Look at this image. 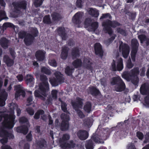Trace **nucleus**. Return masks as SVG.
I'll use <instances>...</instances> for the list:
<instances>
[{
	"instance_id": "1",
	"label": "nucleus",
	"mask_w": 149,
	"mask_h": 149,
	"mask_svg": "<svg viewBox=\"0 0 149 149\" xmlns=\"http://www.w3.org/2000/svg\"><path fill=\"white\" fill-rule=\"evenodd\" d=\"M9 107L10 108L8 114L4 113L0 115V122L3 120V127L8 128H12L14 126L15 117L14 115V110H16L18 116H19L20 114L21 110L18 108V106L14 103L10 104Z\"/></svg>"
},
{
	"instance_id": "2",
	"label": "nucleus",
	"mask_w": 149,
	"mask_h": 149,
	"mask_svg": "<svg viewBox=\"0 0 149 149\" xmlns=\"http://www.w3.org/2000/svg\"><path fill=\"white\" fill-rule=\"evenodd\" d=\"M40 78L42 83H40L39 85L40 91L36 90L34 92V95L35 97L45 100V97L47 96V92L49 89V84L46 76L42 75L40 76Z\"/></svg>"
},
{
	"instance_id": "3",
	"label": "nucleus",
	"mask_w": 149,
	"mask_h": 149,
	"mask_svg": "<svg viewBox=\"0 0 149 149\" xmlns=\"http://www.w3.org/2000/svg\"><path fill=\"white\" fill-rule=\"evenodd\" d=\"M138 74V69L136 68L132 70L129 74L127 72H123L122 75V77L127 81L131 80L133 84L136 85L138 82V79L137 76Z\"/></svg>"
},
{
	"instance_id": "4",
	"label": "nucleus",
	"mask_w": 149,
	"mask_h": 149,
	"mask_svg": "<svg viewBox=\"0 0 149 149\" xmlns=\"http://www.w3.org/2000/svg\"><path fill=\"white\" fill-rule=\"evenodd\" d=\"M116 84L115 89L117 91H121L125 88V86L121 78L117 76L112 79V84Z\"/></svg>"
},
{
	"instance_id": "5",
	"label": "nucleus",
	"mask_w": 149,
	"mask_h": 149,
	"mask_svg": "<svg viewBox=\"0 0 149 149\" xmlns=\"http://www.w3.org/2000/svg\"><path fill=\"white\" fill-rule=\"evenodd\" d=\"M19 122L21 123H25L27 125V126H20L18 127L16 130L17 132L22 133L24 134H26L28 131V126L29 125V122L27 119L24 117H22L19 119Z\"/></svg>"
},
{
	"instance_id": "6",
	"label": "nucleus",
	"mask_w": 149,
	"mask_h": 149,
	"mask_svg": "<svg viewBox=\"0 0 149 149\" xmlns=\"http://www.w3.org/2000/svg\"><path fill=\"white\" fill-rule=\"evenodd\" d=\"M62 122L61 125V129L62 130H65L68 129L69 124L68 121L70 120L69 115L65 113L61 115Z\"/></svg>"
},
{
	"instance_id": "7",
	"label": "nucleus",
	"mask_w": 149,
	"mask_h": 149,
	"mask_svg": "<svg viewBox=\"0 0 149 149\" xmlns=\"http://www.w3.org/2000/svg\"><path fill=\"white\" fill-rule=\"evenodd\" d=\"M14 90L16 91L15 95V99H17L20 95H22L23 97H25V89L21 85L15 86Z\"/></svg>"
},
{
	"instance_id": "8",
	"label": "nucleus",
	"mask_w": 149,
	"mask_h": 149,
	"mask_svg": "<svg viewBox=\"0 0 149 149\" xmlns=\"http://www.w3.org/2000/svg\"><path fill=\"white\" fill-rule=\"evenodd\" d=\"M56 78L53 80L52 79H50V81L51 83L54 86H57L58 83L63 82L64 78L62 75L58 72H56L54 73Z\"/></svg>"
},
{
	"instance_id": "9",
	"label": "nucleus",
	"mask_w": 149,
	"mask_h": 149,
	"mask_svg": "<svg viewBox=\"0 0 149 149\" xmlns=\"http://www.w3.org/2000/svg\"><path fill=\"white\" fill-rule=\"evenodd\" d=\"M123 68L122 59L119 58L116 62H114L112 64V70L120 71Z\"/></svg>"
},
{
	"instance_id": "10",
	"label": "nucleus",
	"mask_w": 149,
	"mask_h": 149,
	"mask_svg": "<svg viewBox=\"0 0 149 149\" xmlns=\"http://www.w3.org/2000/svg\"><path fill=\"white\" fill-rule=\"evenodd\" d=\"M132 44L133 46V49L131 53V56L132 61L134 62L135 60V56L139 44L136 39H133L132 41Z\"/></svg>"
},
{
	"instance_id": "11",
	"label": "nucleus",
	"mask_w": 149,
	"mask_h": 149,
	"mask_svg": "<svg viewBox=\"0 0 149 149\" xmlns=\"http://www.w3.org/2000/svg\"><path fill=\"white\" fill-rule=\"evenodd\" d=\"M102 24L104 26V29L105 33H108L111 36V21L108 20H107L103 22Z\"/></svg>"
},
{
	"instance_id": "12",
	"label": "nucleus",
	"mask_w": 149,
	"mask_h": 149,
	"mask_svg": "<svg viewBox=\"0 0 149 149\" xmlns=\"http://www.w3.org/2000/svg\"><path fill=\"white\" fill-rule=\"evenodd\" d=\"M13 5L15 8V12L17 13H19L21 8L24 9H26V3L25 1H23L18 3H13Z\"/></svg>"
},
{
	"instance_id": "13",
	"label": "nucleus",
	"mask_w": 149,
	"mask_h": 149,
	"mask_svg": "<svg viewBox=\"0 0 149 149\" xmlns=\"http://www.w3.org/2000/svg\"><path fill=\"white\" fill-rule=\"evenodd\" d=\"M120 51H121L123 57L126 58L129 53V47L127 45H120L119 47Z\"/></svg>"
},
{
	"instance_id": "14",
	"label": "nucleus",
	"mask_w": 149,
	"mask_h": 149,
	"mask_svg": "<svg viewBox=\"0 0 149 149\" xmlns=\"http://www.w3.org/2000/svg\"><path fill=\"white\" fill-rule=\"evenodd\" d=\"M8 94L5 90L0 93V106L3 107L5 104V101L7 99Z\"/></svg>"
},
{
	"instance_id": "15",
	"label": "nucleus",
	"mask_w": 149,
	"mask_h": 149,
	"mask_svg": "<svg viewBox=\"0 0 149 149\" xmlns=\"http://www.w3.org/2000/svg\"><path fill=\"white\" fill-rule=\"evenodd\" d=\"M70 136L68 134H63L61 138L60 139L59 143L60 146L62 148L65 146V144L67 143V141L69 139Z\"/></svg>"
},
{
	"instance_id": "16",
	"label": "nucleus",
	"mask_w": 149,
	"mask_h": 149,
	"mask_svg": "<svg viewBox=\"0 0 149 149\" xmlns=\"http://www.w3.org/2000/svg\"><path fill=\"white\" fill-rule=\"evenodd\" d=\"M46 52L42 50L37 51L35 54V56L37 59L39 61H42L45 58Z\"/></svg>"
},
{
	"instance_id": "17",
	"label": "nucleus",
	"mask_w": 149,
	"mask_h": 149,
	"mask_svg": "<svg viewBox=\"0 0 149 149\" xmlns=\"http://www.w3.org/2000/svg\"><path fill=\"white\" fill-rule=\"evenodd\" d=\"M82 16V13H76L72 18V22L76 24H80L81 22Z\"/></svg>"
},
{
	"instance_id": "18",
	"label": "nucleus",
	"mask_w": 149,
	"mask_h": 149,
	"mask_svg": "<svg viewBox=\"0 0 149 149\" xmlns=\"http://www.w3.org/2000/svg\"><path fill=\"white\" fill-rule=\"evenodd\" d=\"M77 135L80 139L82 140H85L88 138V133L86 131L80 130L78 132Z\"/></svg>"
},
{
	"instance_id": "19",
	"label": "nucleus",
	"mask_w": 149,
	"mask_h": 149,
	"mask_svg": "<svg viewBox=\"0 0 149 149\" xmlns=\"http://www.w3.org/2000/svg\"><path fill=\"white\" fill-rule=\"evenodd\" d=\"M0 136L7 137L9 139H13L14 135L11 133H8L3 128L0 129Z\"/></svg>"
},
{
	"instance_id": "20",
	"label": "nucleus",
	"mask_w": 149,
	"mask_h": 149,
	"mask_svg": "<svg viewBox=\"0 0 149 149\" xmlns=\"http://www.w3.org/2000/svg\"><path fill=\"white\" fill-rule=\"evenodd\" d=\"M95 54L99 55L102 58L103 54V51L100 43H97L95 44Z\"/></svg>"
},
{
	"instance_id": "21",
	"label": "nucleus",
	"mask_w": 149,
	"mask_h": 149,
	"mask_svg": "<svg viewBox=\"0 0 149 149\" xmlns=\"http://www.w3.org/2000/svg\"><path fill=\"white\" fill-rule=\"evenodd\" d=\"M34 38V36L31 34L27 33L24 40L26 45H30L33 42Z\"/></svg>"
},
{
	"instance_id": "22",
	"label": "nucleus",
	"mask_w": 149,
	"mask_h": 149,
	"mask_svg": "<svg viewBox=\"0 0 149 149\" xmlns=\"http://www.w3.org/2000/svg\"><path fill=\"white\" fill-rule=\"evenodd\" d=\"M75 102H72V104L73 107L75 110L79 108H81L82 106V100L79 98H77Z\"/></svg>"
},
{
	"instance_id": "23",
	"label": "nucleus",
	"mask_w": 149,
	"mask_h": 149,
	"mask_svg": "<svg viewBox=\"0 0 149 149\" xmlns=\"http://www.w3.org/2000/svg\"><path fill=\"white\" fill-rule=\"evenodd\" d=\"M140 92L143 95L149 94V87L145 84H143L141 88Z\"/></svg>"
},
{
	"instance_id": "24",
	"label": "nucleus",
	"mask_w": 149,
	"mask_h": 149,
	"mask_svg": "<svg viewBox=\"0 0 149 149\" xmlns=\"http://www.w3.org/2000/svg\"><path fill=\"white\" fill-rule=\"evenodd\" d=\"M88 12L90 15L95 17H97L99 15L98 11L95 9L90 8L88 9Z\"/></svg>"
},
{
	"instance_id": "25",
	"label": "nucleus",
	"mask_w": 149,
	"mask_h": 149,
	"mask_svg": "<svg viewBox=\"0 0 149 149\" xmlns=\"http://www.w3.org/2000/svg\"><path fill=\"white\" fill-rule=\"evenodd\" d=\"M3 61L8 66H10L14 63L13 60L10 59L8 56L5 55L3 57Z\"/></svg>"
},
{
	"instance_id": "26",
	"label": "nucleus",
	"mask_w": 149,
	"mask_h": 149,
	"mask_svg": "<svg viewBox=\"0 0 149 149\" xmlns=\"http://www.w3.org/2000/svg\"><path fill=\"white\" fill-rule=\"evenodd\" d=\"M58 31L59 34L61 37L62 39L65 40L67 36L65 33V29L63 27L59 28L58 29Z\"/></svg>"
},
{
	"instance_id": "27",
	"label": "nucleus",
	"mask_w": 149,
	"mask_h": 149,
	"mask_svg": "<svg viewBox=\"0 0 149 149\" xmlns=\"http://www.w3.org/2000/svg\"><path fill=\"white\" fill-rule=\"evenodd\" d=\"M88 92L93 95H96L99 93V91L94 87H90L88 89Z\"/></svg>"
},
{
	"instance_id": "28",
	"label": "nucleus",
	"mask_w": 149,
	"mask_h": 149,
	"mask_svg": "<svg viewBox=\"0 0 149 149\" xmlns=\"http://www.w3.org/2000/svg\"><path fill=\"white\" fill-rule=\"evenodd\" d=\"M68 48L67 47H64L63 48L61 54V57L63 59H65L68 56Z\"/></svg>"
},
{
	"instance_id": "29",
	"label": "nucleus",
	"mask_w": 149,
	"mask_h": 149,
	"mask_svg": "<svg viewBox=\"0 0 149 149\" xmlns=\"http://www.w3.org/2000/svg\"><path fill=\"white\" fill-rule=\"evenodd\" d=\"M46 141L43 139L40 140L36 141L38 146L40 148H45L47 147Z\"/></svg>"
},
{
	"instance_id": "30",
	"label": "nucleus",
	"mask_w": 149,
	"mask_h": 149,
	"mask_svg": "<svg viewBox=\"0 0 149 149\" xmlns=\"http://www.w3.org/2000/svg\"><path fill=\"white\" fill-rule=\"evenodd\" d=\"M8 41L5 38H2L0 40V43L3 48H6L7 47Z\"/></svg>"
},
{
	"instance_id": "31",
	"label": "nucleus",
	"mask_w": 149,
	"mask_h": 149,
	"mask_svg": "<svg viewBox=\"0 0 149 149\" xmlns=\"http://www.w3.org/2000/svg\"><path fill=\"white\" fill-rule=\"evenodd\" d=\"M84 67L88 69H91V63L90 59L89 58H86L84 59Z\"/></svg>"
},
{
	"instance_id": "32",
	"label": "nucleus",
	"mask_w": 149,
	"mask_h": 149,
	"mask_svg": "<svg viewBox=\"0 0 149 149\" xmlns=\"http://www.w3.org/2000/svg\"><path fill=\"white\" fill-rule=\"evenodd\" d=\"M51 16L52 19L54 21L59 20L62 18L61 15L58 13H53Z\"/></svg>"
},
{
	"instance_id": "33",
	"label": "nucleus",
	"mask_w": 149,
	"mask_h": 149,
	"mask_svg": "<svg viewBox=\"0 0 149 149\" xmlns=\"http://www.w3.org/2000/svg\"><path fill=\"white\" fill-rule=\"evenodd\" d=\"M82 63L81 60L77 59L72 63V65L76 68L80 67L82 65Z\"/></svg>"
},
{
	"instance_id": "34",
	"label": "nucleus",
	"mask_w": 149,
	"mask_h": 149,
	"mask_svg": "<svg viewBox=\"0 0 149 149\" xmlns=\"http://www.w3.org/2000/svg\"><path fill=\"white\" fill-rule=\"evenodd\" d=\"M75 143L72 141H70L69 143H68L65 144V146L63 147L62 148H74L76 146Z\"/></svg>"
},
{
	"instance_id": "35",
	"label": "nucleus",
	"mask_w": 149,
	"mask_h": 149,
	"mask_svg": "<svg viewBox=\"0 0 149 149\" xmlns=\"http://www.w3.org/2000/svg\"><path fill=\"white\" fill-rule=\"evenodd\" d=\"M84 111L87 112L89 113L91 110V105L89 102L86 103L84 107Z\"/></svg>"
},
{
	"instance_id": "36",
	"label": "nucleus",
	"mask_w": 149,
	"mask_h": 149,
	"mask_svg": "<svg viewBox=\"0 0 149 149\" xmlns=\"http://www.w3.org/2000/svg\"><path fill=\"white\" fill-rule=\"evenodd\" d=\"M94 144L91 140H89L86 141L85 147L86 149H93Z\"/></svg>"
},
{
	"instance_id": "37",
	"label": "nucleus",
	"mask_w": 149,
	"mask_h": 149,
	"mask_svg": "<svg viewBox=\"0 0 149 149\" xmlns=\"http://www.w3.org/2000/svg\"><path fill=\"white\" fill-rule=\"evenodd\" d=\"M138 38L141 41V43H142L144 41H146L147 45L149 44V39H147L146 36L143 35H139Z\"/></svg>"
},
{
	"instance_id": "38",
	"label": "nucleus",
	"mask_w": 149,
	"mask_h": 149,
	"mask_svg": "<svg viewBox=\"0 0 149 149\" xmlns=\"http://www.w3.org/2000/svg\"><path fill=\"white\" fill-rule=\"evenodd\" d=\"M34 79L32 75L28 74L26 76V82L27 84L30 83H33Z\"/></svg>"
},
{
	"instance_id": "39",
	"label": "nucleus",
	"mask_w": 149,
	"mask_h": 149,
	"mask_svg": "<svg viewBox=\"0 0 149 149\" xmlns=\"http://www.w3.org/2000/svg\"><path fill=\"white\" fill-rule=\"evenodd\" d=\"M98 27V23L97 22L93 23L90 26V30L91 31H94L97 29Z\"/></svg>"
},
{
	"instance_id": "40",
	"label": "nucleus",
	"mask_w": 149,
	"mask_h": 149,
	"mask_svg": "<svg viewBox=\"0 0 149 149\" xmlns=\"http://www.w3.org/2000/svg\"><path fill=\"white\" fill-rule=\"evenodd\" d=\"M74 70V68L67 66L65 70V72L68 75H71Z\"/></svg>"
},
{
	"instance_id": "41",
	"label": "nucleus",
	"mask_w": 149,
	"mask_h": 149,
	"mask_svg": "<svg viewBox=\"0 0 149 149\" xmlns=\"http://www.w3.org/2000/svg\"><path fill=\"white\" fill-rule=\"evenodd\" d=\"M92 139L96 143H103V141L102 139H100L97 135H93Z\"/></svg>"
},
{
	"instance_id": "42",
	"label": "nucleus",
	"mask_w": 149,
	"mask_h": 149,
	"mask_svg": "<svg viewBox=\"0 0 149 149\" xmlns=\"http://www.w3.org/2000/svg\"><path fill=\"white\" fill-rule=\"evenodd\" d=\"M44 112L42 110H40L38 111L35 114L34 116V118L36 119L39 118L40 116H41L42 118V116L44 114Z\"/></svg>"
},
{
	"instance_id": "43",
	"label": "nucleus",
	"mask_w": 149,
	"mask_h": 149,
	"mask_svg": "<svg viewBox=\"0 0 149 149\" xmlns=\"http://www.w3.org/2000/svg\"><path fill=\"white\" fill-rule=\"evenodd\" d=\"M2 27L3 31L6 29V28L8 27H13L14 28V29H15V27H16L13 24L9 22H7L4 23L3 24Z\"/></svg>"
},
{
	"instance_id": "44",
	"label": "nucleus",
	"mask_w": 149,
	"mask_h": 149,
	"mask_svg": "<svg viewBox=\"0 0 149 149\" xmlns=\"http://www.w3.org/2000/svg\"><path fill=\"white\" fill-rule=\"evenodd\" d=\"M43 21L45 24H50L52 23L51 20L49 15H46L43 18Z\"/></svg>"
},
{
	"instance_id": "45",
	"label": "nucleus",
	"mask_w": 149,
	"mask_h": 149,
	"mask_svg": "<svg viewBox=\"0 0 149 149\" xmlns=\"http://www.w3.org/2000/svg\"><path fill=\"white\" fill-rule=\"evenodd\" d=\"M79 54V50L77 48H75L72 50V55L73 58L78 57Z\"/></svg>"
},
{
	"instance_id": "46",
	"label": "nucleus",
	"mask_w": 149,
	"mask_h": 149,
	"mask_svg": "<svg viewBox=\"0 0 149 149\" xmlns=\"http://www.w3.org/2000/svg\"><path fill=\"white\" fill-rule=\"evenodd\" d=\"M84 124L85 126L89 127L92 124V120L89 118H86L84 120Z\"/></svg>"
},
{
	"instance_id": "47",
	"label": "nucleus",
	"mask_w": 149,
	"mask_h": 149,
	"mask_svg": "<svg viewBox=\"0 0 149 149\" xmlns=\"http://www.w3.org/2000/svg\"><path fill=\"white\" fill-rule=\"evenodd\" d=\"M43 0H34L33 1V4L35 6L38 7L40 6L42 4Z\"/></svg>"
},
{
	"instance_id": "48",
	"label": "nucleus",
	"mask_w": 149,
	"mask_h": 149,
	"mask_svg": "<svg viewBox=\"0 0 149 149\" xmlns=\"http://www.w3.org/2000/svg\"><path fill=\"white\" fill-rule=\"evenodd\" d=\"M8 19V18L6 16V14L4 11H0V21L2 19Z\"/></svg>"
},
{
	"instance_id": "49",
	"label": "nucleus",
	"mask_w": 149,
	"mask_h": 149,
	"mask_svg": "<svg viewBox=\"0 0 149 149\" xmlns=\"http://www.w3.org/2000/svg\"><path fill=\"white\" fill-rule=\"evenodd\" d=\"M41 72L46 74H49L51 73L50 71L45 67H43L42 68Z\"/></svg>"
},
{
	"instance_id": "50",
	"label": "nucleus",
	"mask_w": 149,
	"mask_h": 149,
	"mask_svg": "<svg viewBox=\"0 0 149 149\" xmlns=\"http://www.w3.org/2000/svg\"><path fill=\"white\" fill-rule=\"evenodd\" d=\"M111 17V15L109 13L103 14L100 17V19L101 20L104 18H110Z\"/></svg>"
},
{
	"instance_id": "51",
	"label": "nucleus",
	"mask_w": 149,
	"mask_h": 149,
	"mask_svg": "<svg viewBox=\"0 0 149 149\" xmlns=\"http://www.w3.org/2000/svg\"><path fill=\"white\" fill-rule=\"evenodd\" d=\"M26 35L27 34L24 31H21L18 33L19 36L21 38H23L25 37Z\"/></svg>"
},
{
	"instance_id": "52",
	"label": "nucleus",
	"mask_w": 149,
	"mask_h": 149,
	"mask_svg": "<svg viewBox=\"0 0 149 149\" xmlns=\"http://www.w3.org/2000/svg\"><path fill=\"white\" fill-rule=\"evenodd\" d=\"M144 104L146 107H149V96L145 98Z\"/></svg>"
},
{
	"instance_id": "53",
	"label": "nucleus",
	"mask_w": 149,
	"mask_h": 149,
	"mask_svg": "<svg viewBox=\"0 0 149 149\" xmlns=\"http://www.w3.org/2000/svg\"><path fill=\"white\" fill-rule=\"evenodd\" d=\"M66 104L64 102H61V109L63 111L65 112L67 111V108H66Z\"/></svg>"
},
{
	"instance_id": "54",
	"label": "nucleus",
	"mask_w": 149,
	"mask_h": 149,
	"mask_svg": "<svg viewBox=\"0 0 149 149\" xmlns=\"http://www.w3.org/2000/svg\"><path fill=\"white\" fill-rule=\"evenodd\" d=\"M49 64L52 66L55 67L57 65V63L54 60H49Z\"/></svg>"
},
{
	"instance_id": "55",
	"label": "nucleus",
	"mask_w": 149,
	"mask_h": 149,
	"mask_svg": "<svg viewBox=\"0 0 149 149\" xmlns=\"http://www.w3.org/2000/svg\"><path fill=\"white\" fill-rule=\"evenodd\" d=\"M77 114L79 117L81 118H82L85 117V115L83 114V112L80 110L77 111Z\"/></svg>"
},
{
	"instance_id": "56",
	"label": "nucleus",
	"mask_w": 149,
	"mask_h": 149,
	"mask_svg": "<svg viewBox=\"0 0 149 149\" xmlns=\"http://www.w3.org/2000/svg\"><path fill=\"white\" fill-rule=\"evenodd\" d=\"M33 102L32 101V96L29 97L27 99V104L26 105L27 106L30 105Z\"/></svg>"
},
{
	"instance_id": "57",
	"label": "nucleus",
	"mask_w": 149,
	"mask_h": 149,
	"mask_svg": "<svg viewBox=\"0 0 149 149\" xmlns=\"http://www.w3.org/2000/svg\"><path fill=\"white\" fill-rule=\"evenodd\" d=\"M38 33V31L37 29L36 28H33L32 31V33L33 36H34V37L37 36Z\"/></svg>"
},
{
	"instance_id": "58",
	"label": "nucleus",
	"mask_w": 149,
	"mask_h": 149,
	"mask_svg": "<svg viewBox=\"0 0 149 149\" xmlns=\"http://www.w3.org/2000/svg\"><path fill=\"white\" fill-rule=\"evenodd\" d=\"M92 20L90 18H87L85 20V24L87 26H89L91 23Z\"/></svg>"
},
{
	"instance_id": "59",
	"label": "nucleus",
	"mask_w": 149,
	"mask_h": 149,
	"mask_svg": "<svg viewBox=\"0 0 149 149\" xmlns=\"http://www.w3.org/2000/svg\"><path fill=\"white\" fill-rule=\"evenodd\" d=\"M26 111L27 113L31 115H32L34 113L33 110L31 108H28L27 109Z\"/></svg>"
},
{
	"instance_id": "60",
	"label": "nucleus",
	"mask_w": 149,
	"mask_h": 149,
	"mask_svg": "<svg viewBox=\"0 0 149 149\" xmlns=\"http://www.w3.org/2000/svg\"><path fill=\"white\" fill-rule=\"evenodd\" d=\"M111 38L112 37H111L107 39L104 41V43L106 45L108 46L111 43L112 40Z\"/></svg>"
},
{
	"instance_id": "61",
	"label": "nucleus",
	"mask_w": 149,
	"mask_h": 149,
	"mask_svg": "<svg viewBox=\"0 0 149 149\" xmlns=\"http://www.w3.org/2000/svg\"><path fill=\"white\" fill-rule=\"evenodd\" d=\"M137 137L140 139L141 140L142 139L143 137V134L140 132H137L136 133Z\"/></svg>"
},
{
	"instance_id": "62",
	"label": "nucleus",
	"mask_w": 149,
	"mask_h": 149,
	"mask_svg": "<svg viewBox=\"0 0 149 149\" xmlns=\"http://www.w3.org/2000/svg\"><path fill=\"white\" fill-rule=\"evenodd\" d=\"M127 64V67L129 68H132L133 66V65L132 64L130 59L128 61Z\"/></svg>"
},
{
	"instance_id": "63",
	"label": "nucleus",
	"mask_w": 149,
	"mask_h": 149,
	"mask_svg": "<svg viewBox=\"0 0 149 149\" xmlns=\"http://www.w3.org/2000/svg\"><path fill=\"white\" fill-rule=\"evenodd\" d=\"M57 91L56 90H54L52 91V94L53 98L56 99V94Z\"/></svg>"
},
{
	"instance_id": "64",
	"label": "nucleus",
	"mask_w": 149,
	"mask_h": 149,
	"mask_svg": "<svg viewBox=\"0 0 149 149\" xmlns=\"http://www.w3.org/2000/svg\"><path fill=\"white\" fill-rule=\"evenodd\" d=\"M128 149H136V148L134 144L131 143L128 145Z\"/></svg>"
}]
</instances>
